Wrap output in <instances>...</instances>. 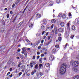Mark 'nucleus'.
<instances>
[{"mask_svg":"<svg viewBox=\"0 0 79 79\" xmlns=\"http://www.w3.org/2000/svg\"><path fill=\"white\" fill-rule=\"evenodd\" d=\"M6 16H7V18H9V14H7L6 15Z\"/></svg>","mask_w":79,"mask_h":79,"instance_id":"nucleus-50","label":"nucleus"},{"mask_svg":"<svg viewBox=\"0 0 79 79\" xmlns=\"http://www.w3.org/2000/svg\"><path fill=\"white\" fill-rule=\"evenodd\" d=\"M42 64H39V69H41V67H42Z\"/></svg>","mask_w":79,"mask_h":79,"instance_id":"nucleus-21","label":"nucleus"},{"mask_svg":"<svg viewBox=\"0 0 79 79\" xmlns=\"http://www.w3.org/2000/svg\"><path fill=\"white\" fill-rule=\"evenodd\" d=\"M45 31H43L42 32V35H44V33H45Z\"/></svg>","mask_w":79,"mask_h":79,"instance_id":"nucleus-49","label":"nucleus"},{"mask_svg":"<svg viewBox=\"0 0 79 79\" xmlns=\"http://www.w3.org/2000/svg\"><path fill=\"white\" fill-rule=\"evenodd\" d=\"M12 68H10V71H12Z\"/></svg>","mask_w":79,"mask_h":79,"instance_id":"nucleus-64","label":"nucleus"},{"mask_svg":"<svg viewBox=\"0 0 79 79\" xmlns=\"http://www.w3.org/2000/svg\"><path fill=\"white\" fill-rule=\"evenodd\" d=\"M45 65L47 67H50V64L48 63H47L45 64Z\"/></svg>","mask_w":79,"mask_h":79,"instance_id":"nucleus-18","label":"nucleus"},{"mask_svg":"<svg viewBox=\"0 0 79 79\" xmlns=\"http://www.w3.org/2000/svg\"><path fill=\"white\" fill-rule=\"evenodd\" d=\"M79 79V75H76L74 76L73 78V79Z\"/></svg>","mask_w":79,"mask_h":79,"instance_id":"nucleus-11","label":"nucleus"},{"mask_svg":"<svg viewBox=\"0 0 79 79\" xmlns=\"http://www.w3.org/2000/svg\"><path fill=\"white\" fill-rule=\"evenodd\" d=\"M40 58V56H37V59H39Z\"/></svg>","mask_w":79,"mask_h":79,"instance_id":"nucleus-53","label":"nucleus"},{"mask_svg":"<svg viewBox=\"0 0 79 79\" xmlns=\"http://www.w3.org/2000/svg\"><path fill=\"white\" fill-rule=\"evenodd\" d=\"M38 49H40L41 48V46H39L38 47Z\"/></svg>","mask_w":79,"mask_h":79,"instance_id":"nucleus-59","label":"nucleus"},{"mask_svg":"<svg viewBox=\"0 0 79 79\" xmlns=\"http://www.w3.org/2000/svg\"><path fill=\"white\" fill-rule=\"evenodd\" d=\"M62 39L61 38V37H59L58 38V40L59 41H61Z\"/></svg>","mask_w":79,"mask_h":79,"instance_id":"nucleus-33","label":"nucleus"},{"mask_svg":"<svg viewBox=\"0 0 79 79\" xmlns=\"http://www.w3.org/2000/svg\"><path fill=\"white\" fill-rule=\"evenodd\" d=\"M55 47L56 48H59V45L58 44H56L55 45Z\"/></svg>","mask_w":79,"mask_h":79,"instance_id":"nucleus-30","label":"nucleus"},{"mask_svg":"<svg viewBox=\"0 0 79 79\" xmlns=\"http://www.w3.org/2000/svg\"><path fill=\"white\" fill-rule=\"evenodd\" d=\"M41 16V15L40 14H37L36 15V17L37 18H40Z\"/></svg>","mask_w":79,"mask_h":79,"instance_id":"nucleus-7","label":"nucleus"},{"mask_svg":"<svg viewBox=\"0 0 79 79\" xmlns=\"http://www.w3.org/2000/svg\"><path fill=\"white\" fill-rule=\"evenodd\" d=\"M50 43V41H49L48 43H46V45H48Z\"/></svg>","mask_w":79,"mask_h":79,"instance_id":"nucleus-41","label":"nucleus"},{"mask_svg":"<svg viewBox=\"0 0 79 79\" xmlns=\"http://www.w3.org/2000/svg\"><path fill=\"white\" fill-rule=\"evenodd\" d=\"M19 56L20 57V58H23L24 56L23 55L20 54L19 55Z\"/></svg>","mask_w":79,"mask_h":79,"instance_id":"nucleus-36","label":"nucleus"},{"mask_svg":"<svg viewBox=\"0 0 79 79\" xmlns=\"http://www.w3.org/2000/svg\"><path fill=\"white\" fill-rule=\"evenodd\" d=\"M79 56H77L76 57V59H79Z\"/></svg>","mask_w":79,"mask_h":79,"instance_id":"nucleus-61","label":"nucleus"},{"mask_svg":"<svg viewBox=\"0 0 79 79\" xmlns=\"http://www.w3.org/2000/svg\"><path fill=\"white\" fill-rule=\"evenodd\" d=\"M64 23L62 22L60 23V25L61 27H63V26H64Z\"/></svg>","mask_w":79,"mask_h":79,"instance_id":"nucleus-20","label":"nucleus"},{"mask_svg":"<svg viewBox=\"0 0 79 79\" xmlns=\"http://www.w3.org/2000/svg\"><path fill=\"white\" fill-rule=\"evenodd\" d=\"M11 65L12 66H15V62H12L11 64Z\"/></svg>","mask_w":79,"mask_h":79,"instance_id":"nucleus-32","label":"nucleus"},{"mask_svg":"<svg viewBox=\"0 0 79 79\" xmlns=\"http://www.w3.org/2000/svg\"><path fill=\"white\" fill-rule=\"evenodd\" d=\"M69 16H70H70H71V15H72L71 13H69Z\"/></svg>","mask_w":79,"mask_h":79,"instance_id":"nucleus-60","label":"nucleus"},{"mask_svg":"<svg viewBox=\"0 0 79 79\" xmlns=\"http://www.w3.org/2000/svg\"><path fill=\"white\" fill-rule=\"evenodd\" d=\"M33 60H35V56H34L32 58Z\"/></svg>","mask_w":79,"mask_h":79,"instance_id":"nucleus-56","label":"nucleus"},{"mask_svg":"<svg viewBox=\"0 0 79 79\" xmlns=\"http://www.w3.org/2000/svg\"><path fill=\"white\" fill-rule=\"evenodd\" d=\"M44 40H41V44H43V43H44Z\"/></svg>","mask_w":79,"mask_h":79,"instance_id":"nucleus-57","label":"nucleus"},{"mask_svg":"<svg viewBox=\"0 0 79 79\" xmlns=\"http://www.w3.org/2000/svg\"><path fill=\"white\" fill-rule=\"evenodd\" d=\"M10 74V72H9L7 74L6 76H8V75H9V74Z\"/></svg>","mask_w":79,"mask_h":79,"instance_id":"nucleus-54","label":"nucleus"},{"mask_svg":"<svg viewBox=\"0 0 79 79\" xmlns=\"http://www.w3.org/2000/svg\"><path fill=\"white\" fill-rule=\"evenodd\" d=\"M54 32H55V35L57 34V28L56 27H55L54 28Z\"/></svg>","mask_w":79,"mask_h":79,"instance_id":"nucleus-13","label":"nucleus"},{"mask_svg":"<svg viewBox=\"0 0 79 79\" xmlns=\"http://www.w3.org/2000/svg\"><path fill=\"white\" fill-rule=\"evenodd\" d=\"M21 26V24H20L19 23V24H18L17 26V27H20V26Z\"/></svg>","mask_w":79,"mask_h":79,"instance_id":"nucleus-29","label":"nucleus"},{"mask_svg":"<svg viewBox=\"0 0 79 79\" xmlns=\"http://www.w3.org/2000/svg\"><path fill=\"white\" fill-rule=\"evenodd\" d=\"M22 49L23 50V51H22L21 53H23V54H24V52H25L26 51V48L24 47L23 48H22Z\"/></svg>","mask_w":79,"mask_h":79,"instance_id":"nucleus-4","label":"nucleus"},{"mask_svg":"<svg viewBox=\"0 0 79 79\" xmlns=\"http://www.w3.org/2000/svg\"><path fill=\"white\" fill-rule=\"evenodd\" d=\"M53 59H54L53 56L52 55L50 56L49 58V60H50V61H52V60H53Z\"/></svg>","mask_w":79,"mask_h":79,"instance_id":"nucleus-8","label":"nucleus"},{"mask_svg":"<svg viewBox=\"0 0 79 79\" xmlns=\"http://www.w3.org/2000/svg\"><path fill=\"white\" fill-rule=\"evenodd\" d=\"M20 51L21 49L20 48L18 49L17 50L18 52H20Z\"/></svg>","mask_w":79,"mask_h":79,"instance_id":"nucleus-55","label":"nucleus"},{"mask_svg":"<svg viewBox=\"0 0 79 79\" xmlns=\"http://www.w3.org/2000/svg\"><path fill=\"white\" fill-rule=\"evenodd\" d=\"M29 27H32L33 26V24L32 23H30L29 24Z\"/></svg>","mask_w":79,"mask_h":79,"instance_id":"nucleus-16","label":"nucleus"},{"mask_svg":"<svg viewBox=\"0 0 79 79\" xmlns=\"http://www.w3.org/2000/svg\"><path fill=\"white\" fill-rule=\"evenodd\" d=\"M41 56H44V54H42L41 55Z\"/></svg>","mask_w":79,"mask_h":79,"instance_id":"nucleus-63","label":"nucleus"},{"mask_svg":"<svg viewBox=\"0 0 79 79\" xmlns=\"http://www.w3.org/2000/svg\"><path fill=\"white\" fill-rule=\"evenodd\" d=\"M72 65L73 66H74L75 67L79 66V62L77 61L73 62L72 63Z\"/></svg>","mask_w":79,"mask_h":79,"instance_id":"nucleus-2","label":"nucleus"},{"mask_svg":"<svg viewBox=\"0 0 79 79\" xmlns=\"http://www.w3.org/2000/svg\"><path fill=\"white\" fill-rule=\"evenodd\" d=\"M39 62L40 63H41L42 62V58H41L40 59L39 61Z\"/></svg>","mask_w":79,"mask_h":79,"instance_id":"nucleus-27","label":"nucleus"},{"mask_svg":"<svg viewBox=\"0 0 79 79\" xmlns=\"http://www.w3.org/2000/svg\"><path fill=\"white\" fill-rule=\"evenodd\" d=\"M43 23H47V20L46 19H44L43 20Z\"/></svg>","mask_w":79,"mask_h":79,"instance_id":"nucleus-37","label":"nucleus"},{"mask_svg":"<svg viewBox=\"0 0 79 79\" xmlns=\"http://www.w3.org/2000/svg\"><path fill=\"white\" fill-rule=\"evenodd\" d=\"M2 25L3 26H5V21H4V20H3L2 21Z\"/></svg>","mask_w":79,"mask_h":79,"instance_id":"nucleus-31","label":"nucleus"},{"mask_svg":"<svg viewBox=\"0 0 79 79\" xmlns=\"http://www.w3.org/2000/svg\"><path fill=\"white\" fill-rule=\"evenodd\" d=\"M1 48H2L1 49V50L2 51H3V50H5V48H4V46H1Z\"/></svg>","mask_w":79,"mask_h":79,"instance_id":"nucleus-26","label":"nucleus"},{"mask_svg":"<svg viewBox=\"0 0 79 79\" xmlns=\"http://www.w3.org/2000/svg\"><path fill=\"white\" fill-rule=\"evenodd\" d=\"M24 55H25V56L26 57H27V54L26 53V52H24Z\"/></svg>","mask_w":79,"mask_h":79,"instance_id":"nucleus-44","label":"nucleus"},{"mask_svg":"<svg viewBox=\"0 0 79 79\" xmlns=\"http://www.w3.org/2000/svg\"><path fill=\"white\" fill-rule=\"evenodd\" d=\"M47 49H46L45 50V51H46V52H45L44 53L45 55H47Z\"/></svg>","mask_w":79,"mask_h":79,"instance_id":"nucleus-47","label":"nucleus"},{"mask_svg":"<svg viewBox=\"0 0 79 79\" xmlns=\"http://www.w3.org/2000/svg\"><path fill=\"white\" fill-rule=\"evenodd\" d=\"M76 38L77 39H79V35L77 36H76Z\"/></svg>","mask_w":79,"mask_h":79,"instance_id":"nucleus-52","label":"nucleus"},{"mask_svg":"<svg viewBox=\"0 0 79 79\" xmlns=\"http://www.w3.org/2000/svg\"><path fill=\"white\" fill-rule=\"evenodd\" d=\"M33 64L32 63V62L30 63V66L32 68L33 67V65H32Z\"/></svg>","mask_w":79,"mask_h":79,"instance_id":"nucleus-38","label":"nucleus"},{"mask_svg":"<svg viewBox=\"0 0 79 79\" xmlns=\"http://www.w3.org/2000/svg\"><path fill=\"white\" fill-rule=\"evenodd\" d=\"M33 72L34 73H36V72H37V70L35 69L34 70Z\"/></svg>","mask_w":79,"mask_h":79,"instance_id":"nucleus-51","label":"nucleus"},{"mask_svg":"<svg viewBox=\"0 0 79 79\" xmlns=\"http://www.w3.org/2000/svg\"><path fill=\"white\" fill-rule=\"evenodd\" d=\"M52 23H55L56 22V20L55 19H52L51 21Z\"/></svg>","mask_w":79,"mask_h":79,"instance_id":"nucleus-22","label":"nucleus"},{"mask_svg":"<svg viewBox=\"0 0 79 79\" xmlns=\"http://www.w3.org/2000/svg\"><path fill=\"white\" fill-rule=\"evenodd\" d=\"M70 23H68L67 24V26H66V27H67L68 28L67 29H70L69 28V27H70Z\"/></svg>","mask_w":79,"mask_h":79,"instance_id":"nucleus-10","label":"nucleus"},{"mask_svg":"<svg viewBox=\"0 0 79 79\" xmlns=\"http://www.w3.org/2000/svg\"><path fill=\"white\" fill-rule=\"evenodd\" d=\"M20 65H21V63H20L19 64H18V68H19L20 66Z\"/></svg>","mask_w":79,"mask_h":79,"instance_id":"nucleus-39","label":"nucleus"},{"mask_svg":"<svg viewBox=\"0 0 79 79\" xmlns=\"http://www.w3.org/2000/svg\"><path fill=\"white\" fill-rule=\"evenodd\" d=\"M71 29L73 31H76V27L75 26L73 25L71 27Z\"/></svg>","mask_w":79,"mask_h":79,"instance_id":"nucleus-6","label":"nucleus"},{"mask_svg":"<svg viewBox=\"0 0 79 79\" xmlns=\"http://www.w3.org/2000/svg\"><path fill=\"white\" fill-rule=\"evenodd\" d=\"M19 0H17V2H16L15 4H16V5H18V3H19Z\"/></svg>","mask_w":79,"mask_h":79,"instance_id":"nucleus-35","label":"nucleus"},{"mask_svg":"<svg viewBox=\"0 0 79 79\" xmlns=\"http://www.w3.org/2000/svg\"><path fill=\"white\" fill-rule=\"evenodd\" d=\"M52 53H55L56 52V49L55 48H53L52 49Z\"/></svg>","mask_w":79,"mask_h":79,"instance_id":"nucleus-14","label":"nucleus"},{"mask_svg":"<svg viewBox=\"0 0 79 79\" xmlns=\"http://www.w3.org/2000/svg\"><path fill=\"white\" fill-rule=\"evenodd\" d=\"M41 29L42 30H44L45 29V26L44 25H42L41 27Z\"/></svg>","mask_w":79,"mask_h":79,"instance_id":"nucleus-24","label":"nucleus"},{"mask_svg":"<svg viewBox=\"0 0 79 79\" xmlns=\"http://www.w3.org/2000/svg\"><path fill=\"white\" fill-rule=\"evenodd\" d=\"M61 34H58V36L59 37H60V36H61Z\"/></svg>","mask_w":79,"mask_h":79,"instance_id":"nucleus-58","label":"nucleus"},{"mask_svg":"<svg viewBox=\"0 0 79 79\" xmlns=\"http://www.w3.org/2000/svg\"><path fill=\"white\" fill-rule=\"evenodd\" d=\"M77 22L78 24H79V19H78L77 20Z\"/></svg>","mask_w":79,"mask_h":79,"instance_id":"nucleus-45","label":"nucleus"},{"mask_svg":"<svg viewBox=\"0 0 79 79\" xmlns=\"http://www.w3.org/2000/svg\"><path fill=\"white\" fill-rule=\"evenodd\" d=\"M15 3L13 4L12 6V8H14V7H15Z\"/></svg>","mask_w":79,"mask_h":79,"instance_id":"nucleus-42","label":"nucleus"},{"mask_svg":"<svg viewBox=\"0 0 79 79\" xmlns=\"http://www.w3.org/2000/svg\"><path fill=\"white\" fill-rule=\"evenodd\" d=\"M21 74H22V72H20L19 73V76H20L21 75Z\"/></svg>","mask_w":79,"mask_h":79,"instance_id":"nucleus-48","label":"nucleus"},{"mask_svg":"<svg viewBox=\"0 0 79 79\" xmlns=\"http://www.w3.org/2000/svg\"><path fill=\"white\" fill-rule=\"evenodd\" d=\"M35 69H38V64H36L35 65Z\"/></svg>","mask_w":79,"mask_h":79,"instance_id":"nucleus-23","label":"nucleus"},{"mask_svg":"<svg viewBox=\"0 0 79 79\" xmlns=\"http://www.w3.org/2000/svg\"><path fill=\"white\" fill-rule=\"evenodd\" d=\"M12 63V61H11V60H9L7 62V64H11V63Z\"/></svg>","mask_w":79,"mask_h":79,"instance_id":"nucleus-17","label":"nucleus"},{"mask_svg":"<svg viewBox=\"0 0 79 79\" xmlns=\"http://www.w3.org/2000/svg\"><path fill=\"white\" fill-rule=\"evenodd\" d=\"M72 69L75 72H77V71H79V69H78V68H73Z\"/></svg>","mask_w":79,"mask_h":79,"instance_id":"nucleus-5","label":"nucleus"},{"mask_svg":"<svg viewBox=\"0 0 79 79\" xmlns=\"http://www.w3.org/2000/svg\"><path fill=\"white\" fill-rule=\"evenodd\" d=\"M43 74L41 72H39L38 74L37 77H41L42 76Z\"/></svg>","mask_w":79,"mask_h":79,"instance_id":"nucleus-12","label":"nucleus"},{"mask_svg":"<svg viewBox=\"0 0 79 79\" xmlns=\"http://www.w3.org/2000/svg\"><path fill=\"white\" fill-rule=\"evenodd\" d=\"M34 74V71H32L31 73V75H33Z\"/></svg>","mask_w":79,"mask_h":79,"instance_id":"nucleus-46","label":"nucleus"},{"mask_svg":"<svg viewBox=\"0 0 79 79\" xmlns=\"http://www.w3.org/2000/svg\"><path fill=\"white\" fill-rule=\"evenodd\" d=\"M49 5L50 6H52V5H53V2L52 1L50 2L49 3Z\"/></svg>","mask_w":79,"mask_h":79,"instance_id":"nucleus-15","label":"nucleus"},{"mask_svg":"<svg viewBox=\"0 0 79 79\" xmlns=\"http://www.w3.org/2000/svg\"><path fill=\"white\" fill-rule=\"evenodd\" d=\"M16 18H17V16H16L15 18L13 20V21H15L16 20Z\"/></svg>","mask_w":79,"mask_h":79,"instance_id":"nucleus-40","label":"nucleus"},{"mask_svg":"<svg viewBox=\"0 0 79 79\" xmlns=\"http://www.w3.org/2000/svg\"><path fill=\"white\" fill-rule=\"evenodd\" d=\"M64 31L63 29L61 28H59L58 29V31L60 32H63Z\"/></svg>","mask_w":79,"mask_h":79,"instance_id":"nucleus-9","label":"nucleus"},{"mask_svg":"<svg viewBox=\"0 0 79 79\" xmlns=\"http://www.w3.org/2000/svg\"><path fill=\"white\" fill-rule=\"evenodd\" d=\"M56 2L57 3H60V0H56Z\"/></svg>","mask_w":79,"mask_h":79,"instance_id":"nucleus-34","label":"nucleus"},{"mask_svg":"<svg viewBox=\"0 0 79 79\" xmlns=\"http://www.w3.org/2000/svg\"><path fill=\"white\" fill-rule=\"evenodd\" d=\"M51 37V36H48V40H49V39H50V38Z\"/></svg>","mask_w":79,"mask_h":79,"instance_id":"nucleus-43","label":"nucleus"},{"mask_svg":"<svg viewBox=\"0 0 79 79\" xmlns=\"http://www.w3.org/2000/svg\"><path fill=\"white\" fill-rule=\"evenodd\" d=\"M62 18L64 19L65 18H66V15H65V14H63L62 15Z\"/></svg>","mask_w":79,"mask_h":79,"instance_id":"nucleus-19","label":"nucleus"},{"mask_svg":"<svg viewBox=\"0 0 79 79\" xmlns=\"http://www.w3.org/2000/svg\"><path fill=\"white\" fill-rule=\"evenodd\" d=\"M58 16H59V17H62L63 16V15L62 14V13H60V14H59Z\"/></svg>","mask_w":79,"mask_h":79,"instance_id":"nucleus-25","label":"nucleus"},{"mask_svg":"<svg viewBox=\"0 0 79 79\" xmlns=\"http://www.w3.org/2000/svg\"><path fill=\"white\" fill-rule=\"evenodd\" d=\"M21 68L22 69H25V67L24 65H23L21 67Z\"/></svg>","mask_w":79,"mask_h":79,"instance_id":"nucleus-28","label":"nucleus"},{"mask_svg":"<svg viewBox=\"0 0 79 79\" xmlns=\"http://www.w3.org/2000/svg\"><path fill=\"white\" fill-rule=\"evenodd\" d=\"M67 67L68 65L65 63H64L61 65L60 68V74L61 75L64 74V73H65L66 71V68Z\"/></svg>","mask_w":79,"mask_h":79,"instance_id":"nucleus-1","label":"nucleus"},{"mask_svg":"<svg viewBox=\"0 0 79 79\" xmlns=\"http://www.w3.org/2000/svg\"><path fill=\"white\" fill-rule=\"evenodd\" d=\"M48 32H47L46 34V36L48 35Z\"/></svg>","mask_w":79,"mask_h":79,"instance_id":"nucleus-62","label":"nucleus"},{"mask_svg":"<svg viewBox=\"0 0 79 79\" xmlns=\"http://www.w3.org/2000/svg\"><path fill=\"white\" fill-rule=\"evenodd\" d=\"M70 28H69L68 29H67V31H66V33L65 34V37L67 38L69 36V33H70Z\"/></svg>","mask_w":79,"mask_h":79,"instance_id":"nucleus-3","label":"nucleus"}]
</instances>
